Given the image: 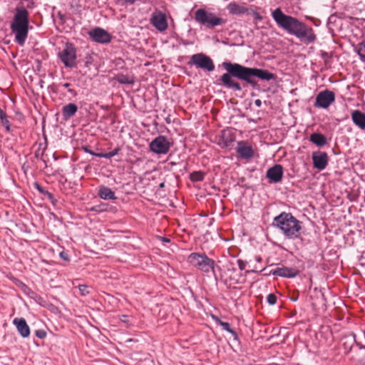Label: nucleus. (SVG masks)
Returning a JSON list of instances; mask_svg holds the SVG:
<instances>
[{
	"label": "nucleus",
	"mask_w": 365,
	"mask_h": 365,
	"mask_svg": "<svg viewBox=\"0 0 365 365\" xmlns=\"http://www.w3.org/2000/svg\"><path fill=\"white\" fill-rule=\"evenodd\" d=\"M78 110V106L73 103H70L63 106L61 112L65 120H68L73 117Z\"/></svg>",
	"instance_id": "nucleus-20"
},
{
	"label": "nucleus",
	"mask_w": 365,
	"mask_h": 365,
	"mask_svg": "<svg viewBox=\"0 0 365 365\" xmlns=\"http://www.w3.org/2000/svg\"><path fill=\"white\" fill-rule=\"evenodd\" d=\"M120 150L121 148L120 147H117L112 151L107 153V159H110L112 157L118 155Z\"/></svg>",
	"instance_id": "nucleus-34"
},
{
	"label": "nucleus",
	"mask_w": 365,
	"mask_h": 365,
	"mask_svg": "<svg viewBox=\"0 0 365 365\" xmlns=\"http://www.w3.org/2000/svg\"><path fill=\"white\" fill-rule=\"evenodd\" d=\"M159 188H163L165 187V182H161L159 184Z\"/></svg>",
	"instance_id": "nucleus-50"
},
{
	"label": "nucleus",
	"mask_w": 365,
	"mask_h": 365,
	"mask_svg": "<svg viewBox=\"0 0 365 365\" xmlns=\"http://www.w3.org/2000/svg\"><path fill=\"white\" fill-rule=\"evenodd\" d=\"M253 16H254V19L257 21H261L262 19V16L260 15L259 13H258L257 11L253 12Z\"/></svg>",
	"instance_id": "nucleus-42"
},
{
	"label": "nucleus",
	"mask_w": 365,
	"mask_h": 365,
	"mask_svg": "<svg viewBox=\"0 0 365 365\" xmlns=\"http://www.w3.org/2000/svg\"><path fill=\"white\" fill-rule=\"evenodd\" d=\"M299 273V271L297 268L281 267L272 269L269 272V274H272L274 276H279L282 277L292 278L298 275Z\"/></svg>",
	"instance_id": "nucleus-15"
},
{
	"label": "nucleus",
	"mask_w": 365,
	"mask_h": 365,
	"mask_svg": "<svg viewBox=\"0 0 365 365\" xmlns=\"http://www.w3.org/2000/svg\"><path fill=\"white\" fill-rule=\"evenodd\" d=\"M284 170L280 164H275L267 170L266 177L269 183H278L282 181Z\"/></svg>",
	"instance_id": "nucleus-13"
},
{
	"label": "nucleus",
	"mask_w": 365,
	"mask_h": 365,
	"mask_svg": "<svg viewBox=\"0 0 365 365\" xmlns=\"http://www.w3.org/2000/svg\"><path fill=\"white\" fill-rule=\"evenodd\" d=\"M187 262L202 272L208 273L212 271L215 273V261L205 253L192 252L188 256Z\"/></svg>",
	"instance_id": "nucleus-5"
},
{
	"label": "nucleus",
	"mask_w": 365,
	"mask_h": 365,
	"mask_svg": "<svg viewBox=\"0 0 365 365\" xmlns=\"http://www.w3.org/2000/svg\"><path fill=\"white\" fill-rule=\"evenodd\" d=\"M221 66L226 71L217 80V84L234 92H241L242 86L240 81L246 83L253 89H259V85L256 78L261 81H275V74L268 70L256 67H247L238 63L223 61Z\"/></svg>",
	"instance_id": "nucleus-1"
},
{
	"label": "nucleus",
	"mask_w": 365,
	"mask_h": 365,
	"mask_svg": "<svg viewBox=\"0 0 365 365\" xmlns=\"http://www.w3.org/2000/svg\"><path fill=\"white\" fill-rule=\"evenodd\" d=\"M228 332L232 334V336H233V339L235 341H239L238 335H237V332L234 329H231Z\"/></svg>",
	"instance_id": "nucleus-41"
},
{
	"label": "nucleus",
	"mask_w": 365,
	"mask_h": 365,
	"mask_svg": "<svg viewBox=\"0 0 365 365\" xmlns=\"http://www.w3.org/2000/svg\"><path fill=\"white\" fill-rule=\"evenodd\" d=\"M90 37L96 42L107 43L111 41V35L105 29L96 27L88 32Z\"/></svg>",
	"instance_id": "nucleus-11"
},
{
	"label": "nucleus",
	"mask_w": 365,
	"mask_h": 365,
	"mask_svg": "<svg viewBox=\"0 0 365 365\" xmlns=\"http://www.w3.org/2000/svg\"><path fill=\"white\" fill-rule=\"evenodd\" d=\"M255 106H256L257 108L261 107V106H262V101H261V100H260V99H257V100H255Z\"/></svg>",
	"instance_id": "nucleus-46"
},
{
	"label": "nucleus",
	"mask_w": 365,
	"mask_h": 365,
	"mask_svg": "<svg viewBox=\"0 0 365 365\" xmlns=\"http://www.w3.org/2000/svg\"><path fill=\"white\" fill-rule=\"evenodd\" d=\"M321 57L324 60V63L327 64L331 58V55L326 51H322Z\"/></svg>",
	"instance_id": "nucleus-33"
},
{
	"label": "nucleus",
	"mask_w": 365,
	"mask_h": 365,
	"mask_svg": "<svg viewBox=\"0 0 365 365\" xmlns=\"http://www.w3.org/2000/svg\"><path fill=\"white\" fill-rule=\"evenodd\" d=\"M0 120L2 125H4L6 130V131L9 132L11 130L10 122L8 120L7 115L6 113L0 108Z\"/></svg>",
	"instance_id": "nucleus-27"
},
{
	"label": "nucleus",
	"mask_w": 365,
	"mask_h": 365,
	"mask_svg": "<svg viewBox=\"0 0 365 365\" xmlns=\"http://www.w3.org/2000/svg\"><path fill=\"white\" fill-rule=\"evenodd\" d=\"M236 151L241 158L250 159L254 156V150L251 145H247L245 141L237 143Z\"/></svg>",
	"instance_id": "nucleus-16"
},
{
	"label": "nucleus",
	"mask_w": 365,
	"mask_h": 365,
	"mask_svg": "<svg viewBox=\"0 0 365 365\" xmlns=\"http://www.w3.org/2000/svg\"><path fill=\"white\" fill-rule=\"evenodd\" d=\"M60 257L64 261H69V256L66 252H61L60 253Z\"/></svg>",
	"instance_id": "nucleus-40"
},
{
	"label": "nucleus",
	"mask_w": 365,
	"mask_h": 365,
	"mask_svg": "<svg viewBox=\"0 0 365 365\" xmlns=\"http://www.w3.org/2000/svg\"><path fill=\"white\" fill-rule=\"evenodd\" d=\"M357 53L360 60L365 63V39L357 46Z\"/></svg>",
	"instance_id": "nucleus-28"
},
{
	"label": "nucleus",
	"mask_w": 365,
	"mask_h": 365,
	"mask_svg": "<svg viewBox=\"0 0 365 365\" xmlns=\"http://www.w3.org/2000/svg\"><path fill=\"white\" fill-rule=\"evenodd\" d=\"M34 5V3L32 2L31 4L27 6V8H32Z\"/></svg>",
	"instance_id": "nucleus-52"
},
{
	"label": "nucleus",
	"mask_w": 365,
	"mask_h": 365,
	"mask_svg": "<svg viewBox=\"0 0 365 365\" xmlns=\"http://www.w3.org/2000/svg\"><path fill=\"white\" fill-rule=\"evenodd\" d=\"M219 145L222 148L229 147L231 143L234 141V137L230 134V132L222 130L221 132L220 140Z\"/></svg>",
	"instance_id": "nucleus-23"
},
{
	"label": "nucleus",
	"mask_w": 365,
	"mask_h": 365,
	"mask_svg": "<svg viewBox=\"0 0 365 365\" xmlns=\"http://www.w3.org/2000/svg\"><path fill=\"white\" fill-rule=\"evenodd\" d=\"M107 209H108L107 204L101 203L99 205L92 206L91 207L88 208V210L94 212L100 213V212L106 211Z\"/></svg>",
	"instance_id": "nucleus-29"
},
{
	"label": "nucleus",
	"mask_w": 365,
	"mask_h": 365,
	"mask_svg": "<svg viewBox=\"0 0 365 365\" xmlns=\"http://www.w3.org/2000/svg\"><path fill=\"white\" fill-rule=\"evenodd\" d=\"M237 264H238V267H239L240 270L245 269L246 262H244L242 259H238L237 260Z\"/></svg>",
	"instance_id": "nucleus-39"
},
{
	"label": "nucleus",
	"mask_w": 365,
	"mask_h": 365,
	"mask_svg": "<svg viewBox=\"0 0 365 365\" xmlns=\"http://www.w3.org/2000/svg\"><path fill=\"white\" fill-rule=\"evenodd\" d=\"M188 66H195L197 68H200L207 72H212L215 70V64L212 59L203 53H197L190 56L187 62Z\"/></svg>",
	"instance_id": "nucleus-7"
},
{
	"label": "nucleus",
	"mask_w": 365,
	"mask_h": 365,
	"mask_svg": "<svg viewBox=\"0 0 365 365\" xmlns=\"http://www.w3.org/2000/svg\"><path fill=\"white\" fill-rule=\"evenodd\" d=\"M95 156L107 159V153H96Z\"/></svg>",
	"instance_id": "nucleus-43"
},
{
	"label": "nucleus",
	"mask_w": 365,
	"mask_h": 365,
	"mask_svg": "<svg viewBox=\"0 0 365 365\" xmlns=\"http://www.w3.org/2000/svg\"><path fill=\"white\" fill-rule=\"evenodd\" d=\"M277 296L274 294H269L267 297V302L270 304V305H274L276 304L277 302Z\"/></svg>",
	"instance_id": "nucleus-31"
},
{
	"label": "nucleus",
	"mask_w": 365,
	"mask_h": 365,
	"mask_svg": "<svg viewBox=\"0 0 365 365\" xmlns=\"http://www.w3.org/2000/svg\"><path fill=\"white\" fill-rule=\"evenodd\" d=\"M43 196L47 197L53 205H56V203L57 202V200L55 199L53 194L48 190L46 191Z\"/></svg>",
	"instance_id": "nucleus-35"
},
{
	"label": "nucleus",
	"mask_w": 365,
	"mask_h": 365,
	"mask_svg": "<svg viewBox=\"0 0 365 365\" xmlns=\"http://www.w3.org/2000/svg\"><path fill=\"white\" fill-rule=\"evenodd\" d=\"M359 346L360 349L365 348L364 346H361V345H359Z\"/></svg>",
	"instance_id": "nucleus-55"
},
{
	"label": "nucleus",
	"mask_w": 365,
	"mask_h": 365,
	"mask_svg": "<svg viewBox=\"0 0 365 365\" xmlns=\"http://www.w3.org/2000/svg\"><path fill=\"white\" fill-rule=\"evenodd\" d=\"M35 334L39 339H44L47 334L43 329H38L35 331Z\"/></svg>",
	"instance_id": "nucleus-36"
},
{
	"label": "nucleus",
	"mask_w": 365,
	"mask_h": 365,
	"mask_svg": "<svg viewBox=\"0 0 365 365\" xmlns=\"http://www.w3.org/2000/svg\"><path fill=\"white\" fill-rule=\"evenodd\" d=\"M170 164L171 165H176V163L171 162Z\"/></svg>",
	"instance_id": "nucleus-54"
},
{
	"label": "nucleus",
	"mask_w": 365,
	"mask_h": 365,
	"mask_svg": "<svg viewBox=\"0 0 365 365\" xmlns=\"http://www.w3.org/2000/svg\"><path fill=\"white\" fill-rule=\"evenodd\" d=\"M98 195L101 199L105 200L116 199L115 192L110 188L104 185L99 187Z\"/></svg>",
	"instance_id": "nucleus-21"
},
{
	"label": "nucleus",
	"mask_w": 365,
	"mask_h": 365,
	"mask_svg": "<svg viewBox=\"0 0 365 365\" xmlns=\"http://www.w3.org/2000/svg\"><path fill=\"white\" fill-rule=\"evenodd\" d=\"M351 119L354 123L361 130L365 129V113L356 110L351 113Z\"/></svg>",
	"instance_id": "nucleus-18"
},
{
	"label": "nucleus",
	"mask_w": 365,
	"mask_h": 365,
	"mask_svg": "<svg viewBox=\"0 0 365 365\" xmlns=\"http://www.w3.org/2000/svg\"><path fill=\"white\" fill-rule=\"evenodd\" d=\"M162 240L165 242H170V240L166 237H162Z\"/></svg>",
	"instance_id": "nucleus-49"
},
{
	"label": "nucleus",
	"mask_w": 365,
	"mask_h": 365,
	"mask_svg": "<svg viewBox=\"0 0 365 365\" xmlns=\"http://www.w3.org/2000/svg\"><path fill=\"white\" fill-rule=\"evenodd\" d=\"M227 9L228 10L229 13L232 15L244 14L247 13L248 11L247 8L240 6L235 1L230 2L227 6Z\"/></svg>",
	"instance_id": "nucleus-19"
},
{
	"label": "nucleus",
	"mask_w": 365,
	"mask_h": 365,
	"mask_svg": "<svg viewBox=\"0 0 365 365\" xmlns=\"http://www.w3.org/2000/svg\"><path fill=\"white\" fill-rule=\"evenodd\" d=\"M273 365H274V364H273Z\"/></svg>",
	"instance_id": "nucleus-56"
},
{
	"label": "nucleus",
	"mask_w": 365,
	"mask_h": 365,
	"mask_svg": "<svg viewBox=\"0 0 365 365\" xmlns=\"http://www.w3.org/2000/svg\"><path fill=\"white\" fill-rule=\"evenodd\" d=\"M312 161L315 168L322 170L328 165L329 157L325 152L316 151L312 153Z\"/></svg>",
	"instance_id": "nucleus-14"
},
{
	"label": "nucleus",
	"mask_w": 365,
	"mask_h": 365,
	"mask_svg": "<svg viewBox=\"0 0 365 365\" xmlns=\"http://www.w3.org/2000/svg\"><path fill=\"white\" fill-rule=\"evenodd\" d=\"M215 322L218 325L221 326L224 330L229 331L231 329L230 324L228 322H222L219 318H217Z\"/></svg>",
	"instance_id": "nucleus-30"
},
{
	"label": "nucleus",
	"mask_w": 365,
	"mask_h": 365,
	"mask_svg": "<svg viewBox=\"0 0 365 365\" xmlns=\"http://www.w3.org/2000/svg\"><path fill=\"white\" fill-rule=\"evenodd\" d=\"M13 324L16 326L18 332L23 338H26L30 335V328L24 318H15Z\"/></svg>",
	"instance_id": "nucleus-17"
},
{
	"label": "nucleus",
	"mask_w": 365,
	"mask_h": 365,
	"mask_svg": "<svg viewBox=\"0 0 365 365\" xmlns=\"http://www.w3.org/2000/svg\"><path fill=\"white\" fill-rule=\"evenodd\" d=\"M309 140L318 147H323L328 143L327 138L320 133L311 134Z\"/></svg>",
	"instance_id": "nucleus-22"
},
{
	"label": "nucleus",
	"mask_w": 365,
	"mask_h": 365,
	"mask_svg": "<svg viewBox=\"0 0 365 365\" xmlns=\"http://www.w3.org/2000/svg\"><path fill=\"white\" fill-rule=\"evenodd\" d=\"M34 187L43 195L46 192V190H45L42 186H41L38 182L34 183Z\"/></svg>",
	"instance_id": "nucleus-38"
},
{
	"label": "nucleus",
	"mask_w": 365,
	"mask_h": 365,
	"mask_svg": "<svg viewBox=\"0 0 365 365\" xmlns=\"http://www.w3.org/2000/svg\"><path fill=\"white\" fill-rule=\"evenodd\" d=\"M15 35V41L19 46H24L28 37L29 30V13L24 7H17L10 26Z\"/></svg>",
	"instance_id": "nucleus-3"
},
{
	"label": "nucleus",
	"mask_w": 365,
	"mask_h": 365,
	"mask_svg": "<svg viewBox=\"0 0 365 365\" xmlns=\"http://www.w3.org/2000/svg\"><path fill=\"white\" fill-rule=\"evenodd\" d=\"M344 340L343 346L349 352L352 349L354 344L356 343V335L352 334L351 336L345 337Z\"/></svg>",
	"instance_id": "nucleus-25"
},
{
	"label": "nucleus",
	"mask_w": 365,
	"mask_h": 365,
	"mask_svg": "<svg viewBox=\"0 0 365 365\" xmlns=\"http://www.w3.org/2000/svg\"><path fill=\"white\" fill-rule=\"evenodd\" d=\"M150 22L152 25L160 31H164L168 28L166 16L160 11H155L153 13Z\"/></svg>",
	"instance_id": "nucleus-12"
},
{
	"label": "nucleus",
	"mask_w": 365,
	"mask_h": 365,
	"mask_svg": "<svg viewBox=\"0 0 365 365\" xmlns=\"http://www.w3.org/2000/svg\"><path fill=\"white\" fill-rule=\"evenodd\" d=\"M70 86H71V84L69 83H65L62 84V86L64 88H69Z\"/></svg>",
	"instance_id": "nucleus-48"
},
{
	"label": "nucleus",
	"mask_w": 365,
	"mask_h": 365,
	"mask_svg": "<svg viewBox=\"0 0 365 365\" xmlns=\"http://www.w3.org/2000/svg\"><path fill=\"white\" fill-rule=\"evenodd\" d=\"M41 144L39 145V148L35 151V157L36 158H41L43 155L45 150L46 149V145L43 148H41Z\"/></svg>",
	"instance_id": "nucleus-32"
},
{
	"label": "nucleus",
	"mask_w": 365,
	"mask_h": 365,
	"mask_svg": "<svg viewBox=\"0 0 365 365\" xmlns=\"http://www.w3.org/2000/svg\"><path fill=\"white\" fill-rule=\"evenodd\" d=\"M251 272H257V270H255V269H252ZM246 272H250V271H246Z\"/></svg>",
	"instance_id": "nucleus-53"
},
{
	"label": "nucleus",
	"mask_w": 365,
	"mask_h": 365,
	"mask_svg": "<svg viewBox=\"0 0 365 365\" xmlns=\"http://www.w3.org/2000/svg\"><path fill=\"white\" fill-rule=\"evenodd\" d=\"M171 145V143L165 136L159 135L151 141L150 149L156 154H166L169 151Z\"/></svg>",
	"instance_id": "nucleus-9"
},
{
	"label": "nucleus",
	"mask_w": 365,
	"mask_h": 365,
	"mask_svg": "<svg viewBox=\"0 0 365 365\" xmlns=\"http://www.w3.org/2000/svg\"><path fill=\"white\" fill-rule=\"evenodd\" d=\"M58 56L66 68L76 66V48L71 43H66L62 51H59Z\"/></svg>",
	"instance_id": "nucleus-8"
},
{
	"label": "nucleus",
	"mask_w": 365,
	"mask_h": 365,
	"mask_svg": "<svg viewBox=\"0 0 365 365\" xmlns=\"http://www.w3.org/2000/svg\"><path fill=\"white\" fill-rule=\"evenodd\" d=\"M256 260L260 262L262 261V258L260 257H256Z\"/></svg>",
	"instance_id": "nucleus-51"
},
{
	"label": "nucleus",
	"mask_w": 365,
	"mask_h": 365,
	"mask_svg": "<svg viewBox=\"0 0 365 365\" xmlns=\"http://www.w3.org/2000/svg\"><path fill=\"white\" fill-rule=\"evenodd\" d=\"M83 149H84V150H85V152H86V153H88L91 154V155L95 156V155H96V153H95V152H93V151L91 150H90V149H88V148H84Z\"/></svg>",
	"instance_id": "nucleus-45"
},
{
	"label": "nucleus",
	"mask_w": 365,
	"mask_h": 365,
	"mask_svg": "<svg viewBox=\"0 0 365 365\" xmlns=\"http://www.w3.org/2000/svg\"><path fill=\"white\" fill-rule=\"evenodd\" d=\"M194 18L196 22L208 29H213L226 23V19L218 17L214 13L208 12L203 9H197L195 12Z\"/></svg>",
	"instance_id": "nucleus-6"
},
{
	"label": "nucleus",
	"mask_w": 365,
	"mask_h": 365,
	"mask_svg": "<svg viewBox=\"0 0 365 365\" xmlns=\"http://www.w3.org/2000/svg\"><path fill=\"white\" fill-rule=\"evenodd\" d=\"M88 286H86L85 284H80L78 286L79 291L81 292V293L83 295H86V294H88Z\"/></svg>",
	"instance_id": "nucleus-37"
},
{
	"label": "nucleus",
	"mask_w": 365,
	"mask_h": 365,
	"mask_svg": "<svg viewBox=\"0 0 365 365\" xmlns=\"http://www.w3.org/2000/svg\"><path fill=\"white\" fill-rule=\"evenodd\" d=\"M116 80L120 84L133 85L135 83V80L133 77H129L127 75L123 73H118L115 76Z\"/></svg>",
	"instance_id": "nucleus-24"
},
{
	"label": "nucleus",
	"mask_w": 365,
	"mask_h": 365,
	"mask_svg": "<svg viewBox=\"0 0 365 365\" xmlns=\"http://www.w3.org/2000/svg\"><path fill=\"white\" fill-rule=\"evenodd\" d=\"M272 16L277 26L287 34L296 36L304 43L308 45L317 40L313 29L297 18L285 14L280 8L272 12Z\"/></svg>",
	"instance_id": "nucleus-2"
},
{
	"label": "nucleus",
	"mask_w": 365,
	"mask_h": 365,
	"mask_svg": "<svg viewBox=\"0 0 365 365\" xmlns=\"http://www.w3.org/2000/svg\"><path fill=\"white\" fill-rule=\"evenodd\" d=\"M302 222L298 220L290 212H283L276 216L273 220V226L279 228L288 239L298 238L300 235Z\"/></svg>",
	"instance_id": "nucleus-4"
},
{
	"label": "nucleus",
	"mask_w": 365,
	"mask_h": 365,
	"mask_svg": "<svg viewBox=\"0 0 365 365\" xmlns=\"http://www.w3.org/2000/svg\"><path fill=\"white\" fill-rule=\"evenodd\" d=\"M205 173L202 171H194L190 175V179L192 182H201L204 180Z\"/></svg>",
	"instance_id": "nucleus-26"
},
{
	"label": "nucleus",
	"mask_w": 365,
	"mask_h": 365,
	"mask_svg": "<svg viewBox=\"0 0 365 365\" xmlns=\"http://www.w3.org/2000/svg\"><path fill=\"white\" fill-rule=\"evenodd\" d=\"M299 294H293V295L290 297L291 300L293 302H296L298 299Z\"/></svg>",
	"instance_id": "nucleus-47"
},
{
	"label": "nucleus",
	"mask_w": 365,
	"mask_h": 365,
	"mask_svg": "<svg viewBox=\"0 0 365 365\" xmlns=\"http://www.w3.org/2000/svg\"><path fill=\"white\" fill-rule=\"evenodd\" d=\"M68 92L70 93L74 97L77 96V92L74 89L68 88Z\"/></svg>",
	"instance_id": "nucleus-44"
},
{
	"label": "nucleus",
	"mask_w": 365,
	"mask_h": 365,
	"mask_svg": "<svg viewBox=\"0 0 365 365\" xmlns=\"http://www.w3.org/2000/svg\"><path fill=\"white\" fill-rule=\"evenodd\" d=\"M334 101V93L329 90H325L317 94L314 106L316 108H328Z\"/></svg>",
	"instance_id": "nucleus-10"
}]
</instances>
